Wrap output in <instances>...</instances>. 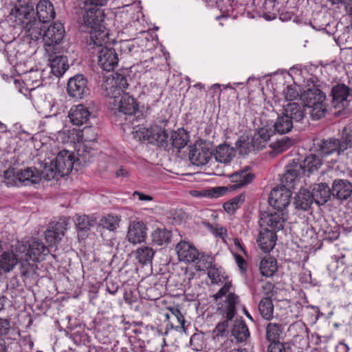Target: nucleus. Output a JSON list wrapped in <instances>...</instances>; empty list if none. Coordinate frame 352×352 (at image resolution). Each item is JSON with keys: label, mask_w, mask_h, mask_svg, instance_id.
Listing matches in <instances>:
<instances>
[{"label": "nucleus", "mask_w": 352, "mask_h": 352, "mask_svg": "<svg viewBox=\"0 0 352 352\" xmlns=\"http://www.w3.org/2000/svg\"><path fill=\"white\" fill-rule=\"evenodd\" d=\"M108 96L111 100L109 104L115 109V115L120 118L124 116V120H127L128 117L133 118L129 122L133 124L134 117L137 113H140L136 100L128 93L121 94L113 89L108 92Z\"/></svg>", "instance_id": "f257e3e1"}, {"label": "nucleus", "mask_w": 352, "mask_h": 352, "mask_svg": "<svg viewBox=\"0 0 352 352\" xmlns=\"http://www.w3.org/2000/svg\"><path fill=\"white\" fill-rule=\"evenodd\" d=\"M322 164V160L316 154H310L300 162L294 160L286 166L285 173L283 176V182L294 183L301 175L307 173L308 175L317 171Z\"/></svg>", "instance_id": "f03ea898"}, {"label": "nucleus", "mask_w": 352, "mask_h": 352, "mask_svg": "<svg viewBox=\"0 0 352 352\" xmlns=\"http://www.w3.org/2000/svg\"><path fill=\"white\" fill-rule=\"evenodd\" d=\"M300 100L305 107L311 109L310 114L312 119L319 120L325 116L326 95L317 87L313 86L301 93Z\"/></svg>", "instance_id": "7ed1b4c3"}, {"label": "nucleus", "mask_w": 352, "mask_h": 352, "mask_svg": "<svg viewBox=\"0 0 352 352\" xmlns=\"http://www.w3.org/2000/svg\"><path fill=\"white\" fill-rule=\"evenodd\" d=\"M133 137L141 142L166 148L168 146V134L166 129L157 124L150 127L140 126L133 132Z\"/></svg>", "instance_id": "20e7f679"}, {"label": "nucleus", "mask_w": 352, "mask_h": 352, "mask_svg": "<svg viewBox=\"0 0 352 352\" xmlns=\"http://www.w3.org/2000/svg\"><path fill=\"white\" fill-rule=\"evenodd\" d=\"M239 302V296L234 293L230 292L224 303L217 308V313L221 315L224 320L222 322H219L213 330V333L215 336H223L227 332L228 322L232 320L236 315V306Z\"/></svg>", "instance_id": "39448f33"}, {"label": "nucleus", "mask_w": 352, "mask_h": 352, "mask_svg": "<svg viewBox=\"0 0 352 352\" xmlns=\"http://www.w3.org/2000/svg\"><path fill=\"white\" fill-rule=\"evenodd\" d=\"M189 160L196 166L206 164L212 155V145L206 140H198L189 146Z\"/></svg>", "instance_id": "423d86ee"}, {"label": "nucleus", "mask_w": 352, "mask_h": 352, "mask_svg": "<svg viewBox=\"0 0 352 352\" xmlns=\"http://www.w3.org/2000/svg\"><path fill=\"white\" fill-rule=\"evenodd\" d=\"M281 182L283 184L281 186L274 188L272 190L268 199L270 205L278 211H282L289 205L292 197L289 188L293 187V183L289 184V183L286 184L285 182H283V177Z\"/></svg>", "instance_id": "0eeeda50"}, {"label": "nucleus", "mask_w": 352, "mask_h": 352, "mask_svg": "<svg viewBox=\"0 0 352 352\" xmlns=\"http://www.w3.org/2000/svg\"><path fill=\"white\" fill-rule=\"evenodd\" d=\"M16 252H20V259L30 258L34 262H39L45 258L50 250L42 242L34 241L28 245H19L16 248Z\"/></svg>", "instance_id": "6e6552de"}, {"label": "nucleus", "mask_w": 352, "mask_h": 352, "mask_svg": "<svg viewBox=\"0 0 352 352\" xmlns=\"http://www.w3.org/2000/svg\"><path fill=\"white\" fill-rule=\"evenodd\" d=\"M65 28L60 22H54L43 33V41L47 52H53L55 47L60 44L65 36Z\"/></svg>", "instance_id": "1a4fd4ad"}, {"label": "nucleus", "mask_w": 352, "mask_h": 352, "mask_svg": "<svg viewBox=\"0 0 352 352\" xmlns=\"http://www.w3.org/2000/svg\"><path fill=\"white\" fill-rule=\"evenodd\" d=\"M68 95L76 99H82L89 95L88 80L82 74H77L70 78L67 82Z\"/></svg>", "instance_id": "9d476101"}, {"label": "nucleus", "mask_w": 352, "mask_h": 352, "mask_svg": "<svg viewBox=\"0 0 352 352\" xmlns=\"http://www.w3.org/2000/svg\"><path fill=\"white\" fill-rule=\"evenodd\" d=\"M67 229V223L64 219L50 223L45 232V239L49 246H56L62 240Z\"/></svg>", "instance_id": "9b49d317"}, {"label": "nucleus", "mask_w": 352, "mask_h": 352, "mask_svg": "<svg viewBox=\"0 0 352 352\" xmlns=\"http://www.w3.org/2000/svg\"><path fill=\"white\" fill-rule=\"evenodd\" d=\"M97 54L98 65L103 70L110 72L118 65L119 59L115 49L101 47L98 49Z\"/></svg>", "instance_id": "f8f14e48"}, {"label": "nucleus", "mask_w": 352, "mask_h": 352, "mask_svg": "<svg viewBox=\"0 0 352 352\" xmlns=\"http://www.w3.org/2000/svg\"><path fill=\"white\" fill-rule=\"evenodd\" d=\"M331 194L333 199L343 203L352 196V183L348 179H336L331 184Z\"/></svg>", "instance_id": "ddd939ff"}, {"label": "nucleus", "mask_w": 352, "mask_h": 352, "mask_svg": "<svg viewBox=\"0 0 352 352\" xmlns=\"http://www.w3.org/2000/svg\"><path fill=\"white\" fill-rule=\"evenodd\" d=\"M340 142L336 138L314 140L315 150L322 157H326L335 153L338 155H342V152L340 151Z\"/></svg>", "instance_id": "4468645a"}, {"label": "nucleus", "mask_w": 352, "mask_h": 352, "mask_svg": "<svg viewBox=\"0 0 352 352\" xmlns=\"http://www.w3.org/2000/svg\"><path fill=\"white\" fill-rule=\"evenodd\" d=\"M54 162L58 170V175H67L71 173L75 162L74 153L62 150L58 153Z\"/></svg>", "instance_id": "2eb2a0df"}, {"label": "nucleus", "mask_w": 352, "mask_h": 352, "mask_svg": "<svg viewBox=\"0 0 352 352\" xmlns=\"http://www.w3.org/2000/svg\"><path fill=\"white\" fill-rule=\"evenodd\" d=\"M104 17L103 9L85 7L82 28L87 30L94 27L100 28L103 24Z\"/></svg>", "instance_id": "dca6fc26"}, {"label": "nucleus", "mask_w": 352, "mask_h": 352, "mask_svg": "<svg viewBox=\"0 0 352 352\" xmlns=\"http://www.w3.org/2000/svg\"><path fill=\"white\" fill-rule=\"evenodd\" d=\"M175 250L180 261L194 263L199 258V254L197 248L186 241L178 243L175 246Z\"/></svg>", "instance_id": "f3484780"}, {"label": "nucleus", "mask_w": 352, "mask_h": 352, "mask_svg": "<svg viewBox=\"0 0 352 352\" xmlns=\"http://www.w3.org/2000/svg\"><path fill=\"white\" fill-rule=\"evenodd\" d=\"M146 226L142 221H133L128 228L127 239L133 244L140 243L146 237Z\"/></svg>", "instance_id": "a211bd4d"}, {"label": "nucleus", "mask_w": 352, "mask_h": 352, "mask_svg": "<svg viewBox=\"0 0 352 352\" xmlns=\"http://www.w3.org/2000/svg\"><path fill=\"white\" fill-rule=\"evenodd\" d=\"M331 104L335 108L344 107L345 103L349 100L350 89L344 84H338L331 89Z\"/></svg>", "instance_id": "6ab92c4d"}, {"label": "nucleus", "mask_w": 352, "mask_h": 352, "mask_svg": "<svg viewBox=\"0 0 352 352\" xmlns=\"http://www.w3.org/2000/svg\"><path fill=\"white\" fill-rule=\"evenodd\" d=\"M47 53L49 54L52 73L56 77L62 76L69 68L67 57L63 55H57L54 50L53 52Z\"/></svg>", "instance_id": "aec40b11"}, {"label": "nucleus", "mask_w": 352, "mask_h": 352, "mask_svg": "<svg viewBox=\"0 0 352 352\" xmlns=\"http://www.w3.org/2000/svg\"><path fill=\"white\" fill-rule=\"evenodd\" d=\"M282 113L293 123L299 122L305 117V107L298 102H288L283 106Z\"/></svg>", "instance_id": "412c9836"}, {"label": "nucleus", "mask_w": 352, "mask_h": 352, "mask_svg": "<svg viewBox=\"0 0 352 352\" xmlns=\"http://www.w3.org/2000/svg\"><path fill=\"white\" fill-rule=\"evenodd\" d=\"M261 227L263 225H266L272 228L274 232L279 231L284 228L285 219L283 217V214L279 212L274 213H263L261 215L259 221Z\"/></svg>", "instance_id": "4be33fe9"}, {"label": "nucleus", "mask_w": 352, "mask_h": 352, "mask_svg": "<svg viewBox=\"0 0 352 352\" xmlns=\"http://www.w3.org/2000/svg\"><path fill=\"white\" fill-rule=\"evenodd\" d=\"M89 29L90 42L89 45H93L92 48L94 47L98 49L104 47L105 46L103 45L108 43L109 41V32L104 25L101 24L100 28L94 27Z\"/></svg>", "instance_id": "5701e85b"}, {"label": "nucleus", "mask_w": 352, "mask_h": 352, "mask_svg": "<svg viewBox=\"0 0 352 352\" xmlns=\"http://www.w3.org/2000/svg\"><path fill=\"white\" fill-rule=\"evenodd\" d=\"M276 239V232L265 228L260 230L257 243L264 252H269L274 248Z\"/></svg>", "instance_id": "b1692460"}, {"label": "nucleus", "mask_w": 352, "mask_h": 352, "mask_svg": "<svg viewBox=\"0 0 352 352\" xmlns=\"http://www.w3.org/2000/svg\"><path fill=\"white\" fill-rule=\"evenodd\" d=\"M318 234L322 237L324 241L332 242L338 239L340 234V227L335 222H333V224L331 225L327 221L323 219L320 223Z\"/></svg>", "instance_id": "393cba45"}, {"label": "nucleus", "mask_w": 352, "mask_h": 352, "mask_svg": "<svg viewBox=\"0 0 352 352\" xmlns=\"http://www.w3.org/2000/svg\"><path fill=\"white\" fill-rule=\"evenodd\" d=\"M36 15L43 23H47L55 18L54 5L49 0H41L36 7Z\"/></svg>", "instance_id": "a878e982"}, {"label": "nucleus", "mask_w": 352, "mask_h": 352, "mask_svg": "<svg viewBox=\"0 0 352 352\" xmlns=\"http://www.w3.org/2000/svg\"><path fill=\"white\" fill-rule=\"evenodd\" d=\"M311 194L318 205H323L332 197L331 187L330 188L326 183L316 184L313 186Z\"/></svg>", "instance_id": "bb28decb"}, {"label": "nucleus", "mask_w": 352, "mask_h": 352, "mask_svg": "<svg viewBox=\"0 0 352 352\" xmlns=\"http://www.w3.org/2000/svg\"><path fill=\"white\" fill-rule=\"evenodd\" d=\"M16 179L25 185L38 184L41 181V173L37 168L28 167L16 172Z\"/></svg>", "instance_id": "cd10ccee"}, {"label": "nucleus", "mask_w": 352, "mask_h": 352, "mask_svg": "<svg viewBox=\"0 0 352 352\" xmlns=\"http://www.w3.org/2000/svg\"><path fill=\"white\" fill-rule=\"evenodd\" d=\"M90 112L83 104L73 107L69 112L70 122L76 126H81L89 120Z\"/></svg>", "instance_id": "c85d7f7f"}, {"label": "nucleus", "mask_w": 352, "mask_h": 352, "mask_svg": "<svg viewBox=\"0 0 352 352\" xmlns=\"http://www.w3.org/2000/svg\"><path fill=\"white\" fill-rule=\"evenodd\" d=\"M254 177L253 173L248 172L246 170L234 173L230 175V179L234 184L230 186V189L234 190L249 184L253 181Z\"/></svg>", "instance_id": "c756f323"}, {"label": "nucleus", "mask_w": 352, "mask_h": 352, "mask_svg": "<svg viewBox=\"0 0 352 352\" xmlns=\"http://www.w3.org/2000/svg\"><path fill=\"white\" fill-rule=\"evenodd\" d=\"M23 23H25L24 28L28 36H30L32 40L37 41L39 38L43 39V33L45 28L44 24L45 23H43L40 20L37 21L36 19L23 21Z\"/></svg>", "instance_id": "7c9ffc66"}, {"label": "nucleus", "mask_w": 352, "mask_h": 352, "mask_svg": "<svg viewBox=\"0 0 352 352\" xmlns=\"http://www.w3.org/2000/svg\"><path fill=\"white\" fill-rule=\"evenodd\" d=\"M236 151L227 144L219 145L216 148V152L212 153L215 160L221 163L228 164L234 157Z\"/></svg>", "instance_id": "2f4dec72"}, {"label": "nucleus", "mask_w": 352, "mask_h": 352, "mask_svg": "<svg viewBox=\"0 0 352 352\" xmlns=\"http://www.w3.org/2000/svg\"><path fill=\"white\" fill-rule=\"evenodd\" d=\"M314 201L311 192L307 189H300L294 198V205L298 210H307Z\"/></svg>", "instance_id": "473e14b6"}, {"label": "nucleus", "mask_w": 352, "mask_h": 352, "mask_svg": "<svg viewBox=\"0 0 352 352\" xmlns=\"http://www.w3.org/2000/svg\"><path fill=\"white\" fill-rule=\"evenodd\" d=\"M231 335L236 342H243L250 337V331L245 321L242 319H236L231 329Z\"/></svg>", "instance_id": "72a5a7b5"}, {"label": "nucleus", "mask_w": 352, "mask_h": 352, "mask_svg": "<svg viewBox=\"0 0 352 352\" xmlns=\"http://www.w3.org/2000/svg\"><path fill=\"white\" fill-rule=\"evenodd\" d=\"M126 72L122 73L116 72L113 76L112 85L107 89V93L111 89L117 90L119 93H126L125 89L129 86L128 80H131L129 75L126 74Z\"/></svg>", "instance_id": "f704fd0d"}, {"label": "nucleus", "mask_w": 352, "mask_h": 352, "mask_svg": "<svg viewBox=\"0 0 352 352\" xmlns=\"http://www.w3.org/2000/svg\"><path fill=\"white\" fill-rule=\"evenodd\" d=\"M257 142L258 139L250 141L248 137L241 136L236 143V148L239 155H247L254 148H261L262 146H258Z\"/></svg>", "instance_id": "c9c22d12"}, {"label": "nucleus", "mask_w": 352, "mask_h": 352, "mask_svg": "<svg viewBox=\"0 0 352 352\" xmlns=\"http://www.w3.org/2000/svg\"><path fill=\"white\" fill-rule=\"evenodd\" d=\"M39 172L41 178L43 177L46 180L55 179L58 175V170L54 160H45L39 163Z\"/></svg>", "instance_id": "e433bc0d"}, {"label": "nucleus", "mask_w": 352, "mask_h": 352, "mask_svg": "<svg viewBox=\"0 0 352 352\" xmlns=\"http://www.w3.org/2000/svg\"><path fill=\"white\" fill-rule=\"evenodd\" d=\"M293 128L294 123L283 113L278 116L273 124L274 132L280 135L289 133Z\"/></svg>", "instance_id": "4c0bfd02"}, {"label": "nucleus", "mask_w": 352, "mask_h": 352, "mask_svg": "<svg viewBox=\"0 0 352 352\" xmlns=\"http://www.w3.org/2000/svg\"><path fill=\"white\" fill-rule=\"evenodd\" d=\"M259 270L262 276L272 277L277 272L276 259L272 256H265L260 262Z\"/></svg>", "instance_id": "58836bf2"}, {"label": "nucleus", "mask_w": 352, "mask_h": 352, "mask_svg": "<svg viewBox=\"0 0 352 352\" xmlns=\"http://www.w3.org/2000/svg\"><path fill=\"white\" fill-rule=\"evenodd\" d=\"M135 259L142 265H151L155 251L148 246L138 248L134 252Z\"/></svg>", "instance_id": "ea45409f"}, {"label": "nucleus", "mask_w": 352, "mask_h": 352, "mask_svg": "<svg viewBox=\"0 0 352 352\" xmlns=\"http://www.w3.org/2000/svg\"><path fill=\"white\" fill-rule=\"evenodd\" d=\"M169 141L173 148L180 150L187 145L189 141V135L184 129H178L171 133L170 138H168Z\"/></svg>", "instance_id": "a19ab883"}, {"label": "nucleus", "mask_w": 352, "mask_h": 352, "mask_svg": "<svg viewBox=\"0 0 352 352\" xmlns=\"http://www.w3.org/2000/svg\"><path fill=\"white\" fill-rule=\"evenodd\" d=\"M20 252L14 254L12 252H5L0 256V267L5 272L11 271L20 259Z\"/></svg>", "instance_id": "79ce46f5"}, {"label": "nucleus", "mask_w": 352, "mask_h": 352, "mask_svg": "<svg viewBox=\"0 0 352 352\" xmlns=\"http://www.w3.org/2000/svg\"><path fill=\"white\" fill-rule=\"evenodd\" d=\"M74 222L76 228L80 235H85L96 224L95 219L87 215L78 216Z\"/></svg>", "instance_id": "37998d69"}, {"label": "nucleus", "mask_w": 352, "mask_h": 352, "mask_svg": "<svg viewBox=\"0 0 352 352\" xmlns=\"http://www.w3.org/2000/svg\"><path fill=\"white\" fill-rule=\"evenodd\" d=\"M151 238L156 245L168 244L170 241L171 232L166 228H157L152 232Z\"/></svg>", "instance_id": "c03bdc74"}, {"label": "nucleus", "mask_w": 352, "mask_h": 352, "mask_svg": "<svg viewBox=\"0 0 352 352\" xmlns=\"http://www.w3.org/2000/svg\"><path fill=\"white\" fill-rule=\"evenodd\" d=\"M258 308L261 316L264 319L270 320L273 318L274 305L270 298L265 297L262 298L258 303Z\"/></svg>", "instance_id": "a18cd8bd"}, {"label": "nucleus", "mask_w": 352, "mask_h": 352, "mask_svg": "<svg viewBox=\"0 0 352 352\" xmlns=\"http://www.w3.org/2000/svg\"><path fill=\"white\" fill-rule=\"evenodd\" d=\"M228 190V187L219 186L208 190H195L192 195L196 197L217 198L226 194Z\"/></svg>", "instance_id": "49530a36"}, {"label": "nucleus", "mask_w": 352, "mask_h": 352, "mask_svg": "<svg viewBox=\"0 0 352 352\" xmlns=\"http://www.w3.org/2000/svg\"><path fill=\"white\" fill-rule=\"evenodd\" d=\"M282 333L283 327L280 324L270 322L266 327V338L270 343L280 342L279 339Z\"/></svg>", "instance_id": "de8ad7c7"}, {"label": "nucleus", "mask_w": 352, "mask_h": 352, "mask_svg": "<svg viewBox=\"0 0 352 352\" xmlns=\"http://www.w3.org/2000/svg\"><path fill=\"white\" fill-rule=\"evenodd\" d=\"M340 142V151L344 154L348 148H352V126H345L342 131L340 138H337Z\"/></svg>", "instance_id": "09e8293b"}, {"label": "nucleus", "mask_w": 352, "mask_h": 352, "mask_svg": "<svg viewBox=\"0 0 352 352\" xmlns=\"http://www.w3.org/2000/svg\"><path fill=\"white\" fill-rule=\"evenodd\" d=\"M244 201L245 196L243 194H240L228 201L225 202L223 204V208L228 213L233 214L244 202Z\"/></svg>", "instance_id": "8fccbe9b"}, {"label": "nucleus", "mask_w": 352, "mask_h": 352, "mask_svg": "<svg viewBox=\"0 0 352 352\" xmlns=\"http://www.w3.org/2000/svg\"><path fill=\"white\" fill-rule=\"evenodd\" d=\"M19 8H16V11L19 15H24L26 20L29 19V16L31 12L34 10V4L32 0H18Z\"/></svg>", "instance_id": "3c124183"}, {"label": "nucleus", "mask_w": 352, "mask_h": 352, "mask_svg": "<svg viewBox=\"0 0 352 352\" xmlns=\"http://www.w3.org/2000/svg\"><path fill=\"white\" fill-rule=\"evenodd\" d=\"M170 314H166L165 318L166 320H170V318H173L177 320V322L178 323V325H176L175 327V329H178L179 328H182L184 331L186 330L185 327V319L184 316L182 315L181 311L176 308H170Z\"/></svg>", "instance_id": "603ef678"}, {"label": "nucleus", "mask_w": 352, "mask_h": 352, "mask_svg": "<svg viewBox=\"0 0 352 352\" xmlns=\"http://www.w3.org/2000/svg\"><path fill=\"white\" fill-rule=\"evenodd\" d=\"M296 142V140L289 137H284L273 143L272 147L278 152L287 150Z\"/></svg>", "instance_id": "864d4df0"}, {"label": "nucleus", "mask_w": 352, "mask_h": 352, "mask_svg": "<svg viewBox=\"0 0 352 352\" xmlns=\"http://www.w3.org/2000/svg\"><path fill=\"white\" fill-rule=\"evenodd\" d=\"M119 221L118 217L109 214L101 219L100 225L104 228L114 230L118 226Z\"/></svg>", "instance_id": "5fc2aeb1"}, {"label": "nucleus", "mask_w": 352, "mask_h": 352, "mask_svg": "<svg viewBox=\"0 0 352 352\" xmlns=\"http://www.w3.org/2000/svg\"><path fill=\"white\" fill-rule=\"evenodd\" d=\"M30 258L19 259L21 263L20 274L22 276L27 277L31 273H34L37 269V265L34 263H30L28 262Z\"/></svg>", "instance_id": "6e6d98bb"}, {"label": "nucleus", "mask_w": 352, "mask_h": 352, "mask_svg": "<svg viewBox=\"0 0 352 352\" xmlns=\"http://www.w3.org/2000/svg\"><path fill=\"white\" fill-rule=\"evenodd\" d=\"M276 134L274 132V129H267V128H261L258 132V137L254 138L253 139H258L257 144L258 146H262L261 148L265 146V144L267 140H270V137L273 135Z\"/></svg>", "instance_id": "4d7b16f0"}, {"label": "nucleus", "mask_w": 352, "mask_h": 352, "mask_svg": "<svg viewBox=\"0 0 352 352\" xmlns=\"http://www.w3.org/2000/svg\"><path fill=\"white\" fill-rule=\"evenodd\" d=\"M98 129L91 126L81 130V137L85 142H95L98 139Z\"/></svg>", "instance_id": "13d9d810"}, {"label": "nucleus", "mask_w": 352, "mask_h": 352, "mask_svg": "<svg viewBox=\"0 0 352 352\" xmlns=\"http://www.w3.org/2000/svg\"><path fill=\"white\" fill-rule=\"evenodd\" d=\"M267 352H292V348L287 343L272 342L269 344Z\"/></svg>", "instance_id": "bf43d9fd"}, {"label": "nucleus", "mask_w": 352, "mask_h": 352, "mask_svg": "<svg viewBox=\"0 0 352 352\" xmlns=\"http://www.w3.org/2000/svg\"><path fill=\"white\" fill-rule=\"evenodd\" d=\"M208 275L212 283L221 282L222 279L225 278L224 276L221 274L219 269L216 267L215 265L208 269Z\"/></svg>", "instance_id": "052dcab7"}, {"label": "nucleus", "mask_w": 352, "mask_h": 352, "mask_svg": "<svg viewBox=\"0 0 352 352\" xmlns=\"http://www.w3.org/2000/svg\"><path fill=\"white\" fill-rule=\"evenodd\" d=\"M283 94L285 96V98L288 101H292L295 99H297L300 95L299 92L296 90V87H293L292 85H288L283 91Z\"/></svg>", "instance_id": "680f3d73"}, {"label": "nucleus", "mask_w": 352, "mask_h": 352, "mask_svg": "<svg viewBox=\"0 0 352 352\" xmlns=\"http://www.w3.org/2000/svg\"><path fill=\"white\" fill-rule=\"evenodd\" d=\"M109 0H85V5L87 8L102 9Z\"/></svg>", "instance_id": "e2e57ef3"}, {"label": "nucleus", "mask_w": 352, "mask_h": 352, "mask_svg": "<svg viewBox=\"0 0 352 352\" xmlns=\"http://www.w3.org/2000/svg\"><path fill=\"white\" fill-rule=\"evenodd\" d=\"M10 330V321L6 318H0V336L8 334Z\"/></svg>", "instance_id": "0e129e2a"}, {"label": "nucleus", "mask_w": 352, "mask_h": 352, "mask_svg": "<svg viewBox=\"0 0 352 352\" xmlns=\"http://www.w3.org/2000/svg\"><path fill=\"white\" fill-rule=\"evenodd\" d=\"M234 256L235 258V261L237 264L238 267L239 268L240 271L245 274L248 269V263L247 261L239 254H234Z\"/></svg>", "instance_id": "69168bd1"}, {"label": "nucleus", "mask_w": 352, "mask_h": 352, "mask_svg": "<svg viewBox=\"0 0 352 352\" xmlns=\"http://www.w3.org/2000/svg\"><path fill=\"white\" fill-rule=\"evenodd\" d=\"M231 287V282H226L224 285L219 290V292L212 296V297L215 300H217L218 299L226 296V294L229 292Z\"/></svg>", "instance_id": "338daca9"}, {"label": "nucleus", "mask_w": 352, "mask_h": 352, "mask_svg": "<svg viewBox=\"0 0 352 352\" xmlns=\"http://www.w3.org/2000/svg\"><path fill=\"white\" fill-rule=\"evenodd\" d=\"M132 350L133 352H145L146 344L144 341L138 339L132 344Z\"/></svg>", "instance_id": "774afa93"}]
</instances>
